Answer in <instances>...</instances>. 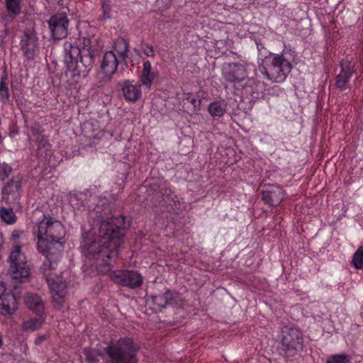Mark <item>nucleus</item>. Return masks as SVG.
Returning <instances> with one entry per match:
<instances>
[{"label": "nucleus", "instance_id": "obj_34", "mask_svg": "<svg viewBox=\"0 0 363 363\" xmlns=\"http://www.w3.org/2000/svg\"><path fill=\"white\" fill-rule=\"evenodd\" d=\"M47 339V335H39L36 337V339L35 340V344L36 345H40L43 342H44L45 340Z\"/></svg>", "mask_w": 363, "mask_h": 363}, {"label": "nucleus", "instance_id": "obj_26", "mask_svg": "<svg viewBox=\"0 0 363 363\" xmlns=\"http://www.w3.org/2000/svg\"><path fill=\"white\" fill-rule=\"evenodd\" d=\"M6 7L9 13L18 15L21 11V0H5Z\"/></svg>", "mask_w": 363, "mask_h": 363}, {"label": "nucleus", "instance_id": "obj_22", "mask_svg": "<svg viewBox=\"0 0 363 363\" xmlns=\"http://www.w3.org/2000/svg\"><path fill=\"white\" fill-rule=\"evenodd\" d=\"M115 50L119 55V58L126 63L128 56L129 49L128 43L123 38H120L116 43Z\"/></svg>", "mask_w": 363, "mask_h": 363}, {"label": "nucleus", "instance_id": "obj_36", "mask_svg": "<svg viewBox=\"0 0 363 363\" xmlns=\"http://www.w3.org/2000/svg\"><path fill=\"white\" fill-rule=\"evenodd\" d=\"M65 57H66V56H67V55L68 54V50L65 48ZM65 64L68 63V62L67 61L66 57L65 58Z\"/></svg>", "mask_w": 363, "mask_h": 363}, {"label": "nucleus", "instance_id": "obj_13", "mask_svg": "<svg viewBox=\"0 0 363 363\" xmlns=\"http://www.w3.org/2000/svg\"><path fill=\"white\" fill-rule=\"evenodd\" d=\"M68 20L65 15H55L49 21V28L55 40L65 38L67 35Z\"/></svg>", "mask_w": 363, "mask_h": 363}, {"label": "nucleus", "instance_id": "obj_15", "mask_svg": "<svg viewBox=\"0 0 363 363\" xmlns=\"http://www.w3.org/2000/svg\"><path fill=\"white\" fill-rule=\"evenodd\" d=\"M157 77V73L152 70V67L149 60H145L143 63V69L139 77L140 86L150 90L153 81Z\"/></svg>", "mask_w": 363, "mask_h": 363}, {"label": "nucleus", "instance_id": "obj_23", "mask_svg": "<svg viewBox=\"0 0 363 363\" xmlns=\"http://www.w3.org/2000/svg\"><path fill=\"white\" fill-rule=\"evenodd\" d=\"M7 78L2 76L0 79V98L4 104H7L10 101V93L6 82Z\"/></svg>", "mask_w": 363, "mask_h": 363}, {"label": "nucleus", "instance_id": "obj_10", "mask_svg": "<svg viewBox=\"0 0 363 363\" xmlns=\"http://www.w3.org/2000/svg\"><path fill=\"white\" fill-rule=\"evenodd\" d=\"M150 298L154 306L157 307L159 311L166 308L167 306H180L182 301L181 294L177 291L171 290H167L162 294L152 295Z\"/></svg>", "mask_w": 363, "mask_h": 363}, {"label": "nucleus", "instance_id": "obj_38", "mask_svg": "<svg viewBox=\"0 0 363 363\" xmlns=\"http://www.w3.org/2000/svg\"><path fill=\"white\" fill-rule=\"evenodd\" d=\"M134 51H135L136 53L139 54V50H137V49H134Z\"/></svg>", "mask_w": 363, "mask_h": 363}, {"label": "nucleus", "instance_id": "obj_19", "mask_svg": "<svg viewBox=\"0 0 363 363\" xmlns=\"http://www.w3.org/2000/svg\"><path fill=\"white\" fill-rule=\"evenodd\" d=\"M122 91L125 99L129 101H136L140 98L142 94L140 87L133 84L129 80L124 82Z\"/></svg>", "mask_w": 363, "mask_h": 363}, {"label": "nucleus", "instance_id": "obj_30", "mask_svg": "<svg viewBox=\"0 0 363 363\" xmlns=\"http://www.w3.org/2000/svg\"><path fill=\"white\" fill-rule=\"evenodd\" d=\"M35 143L37 145L38 151L43 148L45 149V150H48V147H50L48 139L43 134H40L35 136Z\"/></svg>", "mask_w": 363, "mask_h": 363}, {"label": "nucleus", "instance_id": "obj_37", "mask_svg": "<svg viewBox=\"0 0 363 363\" xmlns=\"http://www.w3.org/2000/svg\"><path fill=\"white\" fill-rule=\"evenodd\" d=\"M2 143H3V137H2L1 133L0 132V144H1Z\"/></svg>", "mask_w": 363, "mask_h": 363}, {"label": "nucleus", "instance_id": "obj_6", "mask_svg": "<svg viewBox=\"0 0 363 363\" xmlns=\"http://www.w3.org/2000/svg\"><path fill=\"white\" fill-rule=\"evenodd\" d=\"M139 347L131 338H121L106 348L110 363H138Z\"/></svg>", "mask_w": 363, "mask_h": 363}, {"label": "nucleus", "instance_id": "obj_27", "mask_svg": "<svg viewBox=\"0 0 363 363\" xmlns=\"http://www.w3.org/2000/svg\"><path fill=\"white\" fill-rule=\"evenodd\" d=\"M350 358L346 354H336L330 356L325 363H350Z\"/></svg>", "mask_w": 363, "mask_h": 363}, {"label": "nucleus", "instance_id": "obj_7", "mask_svg": "<svg viewBox=\"0 0 363 363\" xmlns=\"http://www.w3.org/2000/svg\"><path fill=\"white\" fill-rule=\"evenodd\" d=\"M279 348L285 353L297 352L303 349V337L301 331L294 327L284 325L278 335Z\"/></svg>", "mask_w": 363, "mask_h": 363}, {"label": "nucleus", "instance_id": "obj_12", "mask_svg": "<svg viewBox=\"0 0 363 363\" xmlns=\"http://www.w3.org/2000/svg\"><path fill=\"white\" fill-rule=\"evenodd\" d=\"M21 50L27 60H32L35 57L38 48V38L35 33L30 30H26L21 40Z\"/></svg>", "mask_w": 363, "mask_h": 363}, {"label": "nucleus", "instance_id": "obj_29", "mask_svg": "<svg viewBox=\"0 0 363 363\" xmlns=\"http://www.w3.org/2000/svg\"><path fill=\"white\" fill-rule=\"evenodd\" d=\"M13 168L6 162H0V180L4 181L11 175Z\"/></svg>", "mask_w": 363, "mask_h": 363}, {"label": "nucleus", "instance_id": "obj_17", "mask_svg": "<svg viewBox=\"0 0 363 363\" xmlns=\"http://www.w3.org/2000/svg\"><path fill=\"white\" fill-rule=\"evenodd\" d=\"M114 74L104 72L99 70L96 74V82L95 84L98 92L104 94L109 93L112 91L111 81Z\"/></svg>", "mask_w": 363, "mask_h": 363}, {"label": "nucleus", "instance_id": "obj_18", "mask_svg": "<svg viewBox=\"0 0 363 363\" xmlns=\"http://www.w3.org/2000/svg\"><path fill=\"white\" fill-rule=\"evenodd\" d=\"M25 303L36 315H43L45 311L44 303L38 295L28 293L25 296Z\"/></svg>", "mask_w": 363, "mask_h": 363}, {"label": "nucleus", "instance_id": "obj_21", "mask_svg": "<svg viewBox=\"0 0 363 363\" xmlns=\"http://www.w3.org/2000/svg\"><path fill=\"white\" fill-rule=\"evenodd\" d=\"M227 104L225 101H216L211 103L208 107L210 115L213 117H221L226 111Z\"/></svg>", "mask_w": 363, "mask_h": 363}, {"label": "nucleus", "instance_id": "obj_2", "mask_svg": "<svg viewBox=\"0 0 363 363\" xmlns=\"http://www.w3.org/2000/svg\"><path fill=\"white\" fill-rule=\"evenodd\" d=\"M43 217L37 225V248L45 256L40 270L50 290L55 308L60 309L67 299V285L61 277L57 276L52 271L61 257L66 230L59 220L45 215Z\"/></svg>", "mask_w": 363, "mask_h": 363}, {"label": "nucleus", "instance_id": "obj_33", "mask_svg": "<svg viewBox=\"0 0 363 363\" xmlns=\"http://www.w3.org/2000/svg\"><path fill=\"white\" fill-rule=\"evenodd\" d=\"M187 99L189 101V102L194 106L195 108H200L201 105V99H197L194 96H189Z\"/></svg>", "mask_w": 363, "mask_h": 363}, {"label": "nucleus", "instance_id": "obj_35", "mask_svg": "<svg viewBox=\"0 0 363 363\" xmlns=\"http://www.w3.org/2000/svg\"><path fill=\"white\" fill-rule=\"evenodd\" d=\"M3 345H4L3 337L1 335H0V348L3 346Z\"/></svg>", "mask_w": 363, "mask_h": 363}, {"label": "nucleus", "instance_id": "obj_31", "mask_svg": "<svg viewBox=\"0 0 363 363\" xmlns=\"http://www.w3.org/2000/svg\"><path fill=\"white\" fill-rule=\"evenodd\" d=\"M27 127L34 136L42 134L44 130L43 126L37 122H33L30 124L28 123Z\"/></svg>", "mask_w": 363, "mask_h": 363}, {"label": "nucleus", "instance_id": "obj_32", "mask_svg": "<svg viewBox=\"0 0 363 363\" xmlns=\"http://www.w3.org/2000/svg\"><path fill=\"white\" fill-rule=\"evenodd\" d=\"M141 50L143 52L147 57H154L155 56V52L153 47L148 43H142Z\"/></svg>", "mask_w": 363, "mask_h": 363}, {"label": "nucleus", "instance_id": "obj_14", "mask_svg": "<svg viewBox=\"0 0 363 363\" xmlns=\"http://www.w3.org/2000/svg\"><path fill=\"white\" fill-rule=\"evenodd\" d=\"M0 306H1V313L4 315H12L18 308L16 297L11 291H8L4 286H0Z\"/></svg>", "mask_w": 363, "mask_h": 363}, {"label": "nucleus", "instance_id": "obj_11", "mask_svg": "<svg viewBox=\"0 0 363 363\" xmlns=\"http://www.w3.org/2000/svg\"><path fill=\"white\" fill-rule=\"evenodd\" d=\"M341 70L335 77V86L340 91L350 90V79L355 72L354 65L348 61L340 62Z\"/></svg>", "mask_w": 363, "mask_h": 363}, {"label": "nucleus", "instance_id": "obj_16", "mask_svg": "<svg viewBox=\"0 0 363 363\" xmlns=\"http://www.w3.org/2000/svg\"><path fill=\"white\" fill-rule=\"evenodd\" d=\"M119 60L112 50L104 54L99 70L115 74L118 70Z\"/></svg>", "mask_w": 363, "mask_h": 363}, {"label": "nucleus", "instance_id": "obj_28", "mask_svg": "<svg viewBox=\"0 0 363 363\" xmlns=\"http://www.w3.org/2000/svg\"><path fill=\"white\" fill-rule=\"evenodd\" d=\"M352 263L356 269H362L363 267V247H359L352 257Z\"/></svg>", "mask_w": 363, "mask_h": 363}, {"label": "nucleus", "instance_id": "obj_20", "mask_svg": "<svg viewBox=\"0 0 363 363\" xmlns=\"http://www.w3.org/2000/svg\"><path fill=\"white\" fill-rule=\"evenodd\" d=\"M43 315H38V317H32L26 320L23 321L21 329L25 331H35L41 327L44 322Z\"/></svg>", "mask_w": 363, "mask_h": 363}, {"label": "nucleus", "instance_id": "obj_5", "mask_svg": "<svg viewBox=\"0 0 363 363\" xmlns=\"http://www.w3.org/2000/svg\"><path fill=\"white\" fill-rule=\"evenodd\" d=\"M23 233L21 230H13L11 234V240L14 242L10 256L9 274L12 279L21 282L23 279L27 278L30 274V267L27 258L21 251V246L17 243L18 239Z\"/></svg>", "mask_w": 363, "mask_h": 363}, {"label": "nucleus", "instance_id": "obj_24", "mask_svg": "<svg viewBox=\"0 0 363 363\" xmlns=\"http://www.w3.org/2000/svg\"><path fill=\"white\" fill-rule=\"evenodd\" d=\"M0 217L7 224H13L16 221V216L11 208L2 207L0 208Z\"/></svg>", "mask_w": 363, "mask_h": 363}, {"label": "nucleus", "instance_id": "obj_8", "mask_svg": "<svg viewBox=\"0 0 363 363\" xmlns=\"http://www.w3.org/2000/svg\"><path fill=\"white\" fill-rule=\"evenodd\" d=\"M223 76L225 79L229 82H245L242 86L245 94H251L252 85L255 84V80L252 78H247L245 68L239 63H228L223 67Z\"/></svg>", "mask_w": 363, "mask_h": 363}, {"label": "nucleus", "instance_id": "obj_3", "mask_svg": "<svg viewBox=\"0 0 363 363\" xmlns=\"http://www.w3.org/2000/svg\"><path fill=\"white\" fill-rule=\"evenodd\" d=\"M95 53L91 50V40L86 38H79L69 43V73L72 84H77L86 77L94 62Z\"/></svg>", "mask_w": 363, "mask_h": 363}, {"label": "nucleus", "instance_id": "obj_9", "mask_svg": "<svg viewBox=\"0 0 363 363\" xmlns=\"http://www.w3.org/2000/svg\"><path fill=\"white\" fill-rule=\"evenodd\" d=\"M286 194L279 185L267 184L261 193V200L270 207L279 206L284 200Z\"/></svg>", "mask_w": 363, "mask_h": 363}, {"label": "nucleus", "instance_id": "obj_25", "mask_svg": "<svg viewBox=\"0 0 363 363\" xmlns=\"http://www.w3.org/2000/svg\"><path fill=\"white\" fill-rule=\"evenodd\" d=\"M84 354L89 363H97L103 354L95 349H85Z\"/></svg>", "mask_w": 363, "mask_h": 363}, {"label": "nucleus", "instance_id": "obj_1", "mask_svg": "<svg viewBox=\"0 0 363 363\" xmlns=\"http://www.w3.org/2000/svg\"><path fill=\"white\" fill-rule=\"evenodd\" d=\"M125 218L113 217L102 221L99 233L100 238L87 244L89 258L96 262L97 270L101 273L109 272V278L115 283L130 289H136L143 282L140 273L133 270L110 271L116 260L119 247L125 233Z\"/></svg>", "mask_w": 363, "mask_h": 363}, {"label": "nucleus", "instance_id": "obj_4", "mask_svg": "<svg viewBox=\"0 0 363 363\" xmlns=\"http://www.w3.org/2000/svg\"><path fill=\"white\" fill-rule=\"evenodd\" d=\"M291 69L290 59L285 51L281 54L270 53L265 58L264 65L259 67L261 73L265 78L275 83L284 82Z\"/></svg>", "mask_w": 363, "mask_h": 363}]
</instances>
